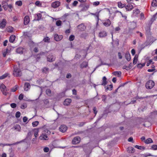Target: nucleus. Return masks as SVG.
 <instances>
[{"label":"nucleus","instance_id":"1","mask_svg":"<svg viewBox=\"0 0 157 157\" xmlns=\"http://www.w3.org/2000/svg\"><path fill=\"white\" fill-rule=\"evenodd\" d=\"M13 74L14 76L17 77H20L22 75V73L20 69L17 67H14Z\"/></svg>","mask_w":157,"mask_h":157},{"label":"nucleus","instance_id":"48","mask_svg":"<svg viewBox=\"0 0 157 157\" xmlns=\"http://www.w3.org/2000/svg\"><path fill=\"white\" fill-rule=\"evenodd\" d=\"M75 39V36L73 35H71L69 38V40L70 41H73Z\"/></svg>","mask_w":157,"mask_h":157},{"label":"nucleus","instance_id":"31","mask_svg":"<svg viewBox=\"0 0 157 157\" xmlns=\"http://www.w3.org/2000/svg\"><path fill=\"white\" fill-rule=\"evenodd\" d=\"M131 29H134L136 26V23L132 22L131 23Z\"/></svg>","mask_w":157,"mask_h":157},{"label":"nucleus","instance_id":"61","mask_svg":"<svg viewBox=\"0 0 157 157\" xmlns=\"http://www.w3.org/2000/svg\"><path fill=\"white\" fill-rule=\"evenodd\" d=\"M48 53V52L47 51H46L45 52H40V55H46V54Z\"/></svg>","mask_w":157,"mask_h":157},{"label":"nucleus","instance_id":"4","mask_svg":"<svg viewBox=\"0 0 157 157\" xmlns=\"http://www.w3.org/2000/svg\"><path fill=\"white\" fill-rule=\"evenodd\" d=\"M56 57L55 56L51 54H50L47 57V61L50 62H53L55 60Z\"/></svg>","mask_w":157,"mask_h":157},{"label":"nucleus","instance_id":"53","mask_svg":"<svg viewBox=\"0 0 157 157\" xmlns=\"http://www.w3.org/2000/svg\"><path fill=\"white\" fill-rule=\"evenodd\" d=\"M93 110L94 111V114H95V116H96V114H97V113H98V111L97 110L96 108L95 107H94L93 109Z\"/></svg>","mask_w":157,"mask_h":157},{"label":"nucleus","instance_id":"40","mask_svg":"<svg viewBox=\"0 0 157 157\" xmlns=\"http://www.w3.org/2000/svg\"><path fill=\"white\" fill-rule=\"evenodd\" d=\"M135 147L139 149H143L144 150L145 149V148L144 146H140L138 145H136L135 146Z\"/></svg>","mask_w":157,"mask_h":157},{"label":"nucleus","instance_id":"38","mask_svg":"<svg viewBox=\"0 0 157 157\" xmlns=\"http://www.w3.org/2000/svg\"><path fill=\"white\" fill-rule=\"evenodd\" d=\"M46 94L48 95L49 96H50L51 95V91L50 89H47V90H46Z\"/></svg>","mask_w":157,"mask_h":157},{"label":"nucleus","instance_id":"34","mask_svg":"<svg viewBox=\"0 0 157 157\" xmlns=\"http://www.w3.org/2000/svg\"><path fill=\"white\" fill-rule=\"evenodd\" d=\"M113 88V86L112 85H108L107 87L105 89L106 90H111Z\"/></svg>","mask_w":157,"mask_h":157},{"label":"nucleus","instance_id":"19","mask_svg":"<svg viewBox=\"0 0 157 157\" xmlns=\"http://www.w3.org/2000/svg\"><path fill=\"white\" fill-rule=\"evenodd\" d=\"M42 72L44 74H47L49 72V69L47 67H44L41 70Z\"/></svg>","mask_w":157,"mask_h":157},{"label":"nucleus","instance_id":"24","mask_svg":"<svg viewBox=\"0 0 157 157\" xmlns=\"http://www.w3.org/2000/svg\"><path fill=\"white\" fill-rule=\"evenodd\" d=\"M15 39V36L14 35H12L10 37L9 41L11 43H13Z\"/></svg>","mask_w":157,"mask_h":157},{"label":"nucleus","instance_id":"55","mask_svg":"<svg viewBox=\"0 0 157 157\" xmlns=\"http://www.w3.org/2000/svg\"><path fill=\"white\" fill-rule=\"evenodd\" d=\"M44 151L45 152H48L49 151V148L48 147H45L44 148Z\"/></svg>","mask_w":157,"mask_h":157},{"label":"nucleus","instance_id":"59","mask_svg":"<svg viewBox=\"0 0 157 157\" xmlns=\"http://www.w3.org/2000/svg\"><path fill=\"white\" fill-rule=\"evenodd\" d=\"M100 2H99L97 1L96 2H94L93 3V5L94 6H97L99 4Z\"/></svg>","mask_w":157,"mask_h":157},{"label":"nucleus","instance_id":"37","mask_svg":"<svg viewBox=\"0 0 157 157\" xmlns=\"http://www.w3.org/2000/svg\"><path fill=\"white\" fill-rule=\"evenodd\" d=\"M13 30V28L11 26H9L8 27L7 30L8 32H12Z\"/></svg>","mask_w":157,"mask_h":157},{"label":"nucleus","instance_id":"58","mask_svg":"<svg viewBox=\"0 0 157 157\" xmlns=\"http://www.w3.org/2000/svg\"><path fill=\"white\" fill-rule=\"evenodd\" d=\"M78 3V2L77 1H74L72 3V5L73 6H76Z\"/></svg>","mask_w":157,"mask_h":157},{"label":"nucleus","instance_id":"47","mask_svg":"<svg viewBox=\"0 0 157 157\" xmlns=\"http://www.w3.org/2000/svg\"><path fill=\"white\" fill-rule=\"evenodd\" d=\"M62 23V21L59 20H58L56 21V24L58 26L61 25Z\"/></svg>","mask_w":157,"mask_h":157},{"label":"nucleus","instance_id":"25","mask_svg":"<svg viewBox=\"0 0 157 157\" xmlns=\"http://www.w3.org/2000/svg\"><path fill=\"white\" fill-rule=\"evenodd\" d=\"M23 49L21 47L18 48L16 50V52L18 53L22 54L23 53Z\"/></svg>","mask_w":157,"mask_h":157},{"label":"nucleus","instance_id":"18","mask_svg":"<svg viewBox=\"0 0 157 157\" xmlns=\"http://www.w3.org/2000/svg\"><path fill=\"white\" fill-rule=\"evenodd\" d=\"M39 131V130L38 128H35L33 130V132L34 133V136L35 137H36L38 136Z\"/></svg>","mask_w":157,"mask_h":157},{"label":"nucleus","instance_id":"11","mask_svg":"<svg viewBox=\"0 0 157 157\" xmlns=\"http://www.w3.org/2000/svg\"><path fill=\"white\" fill-rule=\"evenodd\" d=\"M30 19L29 17L28 16H26L24 19V24L25 25H27L29 22Z\"/></svg>","mask_w":157,"mask_h":157},{"label":"nucleus","instance_id":"26","mask_svg":"<svg viewBox=\"0 0 157 157\" xmlns=\"http://www.w3.org/2000/svg\"><path fill=\"white\" fill-rule=\"evenodd\" d=\"M144 142L146 144H149L153 143V140L151 138H149L144 140Z\"/></svg>","mask_w":157,"mask_h":157},{"label":"nucleus","instance_id":"20","mask_svg":"<svg viewBox=\"0 0 157 157\" xmlns=\"http://www.w3.org/2000/svg\"><path fill=\"white\" fill-rule=\"evenodd\" d=\"M30 85L28 83H25L24 86V89L25 91H28L30 87Z\"/></svg>","mask_w":157,"mask_h":157},{"label":"nucleus","instance_id":"12","mask_svg":"<svg viewBox=\"0 0 157 157\" xmlns=\"http://www.w3.org/2000/svg\"><path fill=\"white\" fill-rule=\"evenodd\" d=\"M133 8V6L130 3H128V4L125 6V8L128 11H130L132 10Z\"/></svg>","mask_w":157,"mask_h":157},{"label":"nucleus","instance_id":"44","mask_svg":"<svg viewBox=\"0 0 157 157\" xmlns=\"http://www.w3.org/2000/svg\"><path fill=\"white\" fill-rule=\"evenodd\" d=\"M91 14L92 15H93L94 16H95L98 19V20L99 19V12H96L95 13H91Z\"/></svg>","mask_w":157,"mask_h":157},{"label":"nucleus","instance_id":"43","mask_svg":"<svg viewBox=\"0 0 157 157\" xmlns=\"http://www.w3.org/2000/svg\"><path fill=\"white\" fill-rule=\"evenodd\" d=\"M43 40L45 42H49L50 38L48 37H46L44 38Z\"/></svg>","mask_w":157,"mask_h":157},{"label":"nucleus","instance_id":"10","mask_svg":"<svg viewBox=\"0 0 157 157\" xmlns=\"http://www.w3.org/2000/svg\"><path fill=\"white\" fill-rule=\"evenodd\" d=\"M78 28L81 31H83L86 29V27L83 24H81L77 26Z\"/></svg>","mask_w":157,"mask_h":157},{"label":"nucleus","instance_id":"56","mask_svg":"<svg viewBox=\"0 0 157 157\" xmlns=\"http://www.w3.org/2000/svg\"><path fill=\"white\" fill-rule=\"evenodd\" d=\"M102 101H105L106 99V97L105 95H103L102 97Z\"/></svg>","mask_w":157,"mask_h":157},{"label":"nucleus","instance_id":"8","mask_svg":"<svg viewBox=\"0 0 157 157\" xmlns=\"http://www.w3.org/2000/svg\"><path fill=\"white\" fill-rule=\"evenodd\" d=\"M67 129V127L65 125H61L59 127V130L62 132H65Z\"/></svg>","mask_w":157,"mask_h":157},{"label":"nucleus","instance_id":"60","mask_svg":"<svg viewBox=\"0 0 157 157\" xmlns=\"http://www.w3.org/2000/svg\"><path fill=\"white\" fill-rule=\"evenodd\" d=\"M23 98V95L22 94H21L19 96V99L20 100H22Z\"/></svg>","mask_w":157,"mask_h":157},{"label":"nucleus","instance_id":"6","mask_svg":"<svg viewBox=\"0 0 157 157\" xmlns=\"http://www.w3.org/2000/svg\"><path fill=\"white\" fill-rule=\"evenodd\" d=\"M6 20L5 19H3L2 21H0V28L2 29L5 28L6 25Z\"/></svg>","mask_w":157,"mask_h":157},{"label":"nucleus","instance_id":"46","mask_svg":"<svg viewBox=\"0 0 157 157\" xmlns=\"http://www.w3.org/2000/svg\"><path fill=\"white\" fill-rule=\"evenodd\" d=\"M27 107V105L25 103H23L22 104L21 106V109H24L26 108Z\"/></svg>","mask_w":157,"mask_h":157},{"label":"nucleus","instance_id":"64","mask_svg":"<svg viewBox=\"0 0 157 157\" xmlns=\"http://www.w3.org/2000/svg\"><path fill=\"white\" fill-rule=\"evenodd\" d=\"M131 53L132 55H134L135 54V49H133L131 50Z\"/></svg>","mask_w":157,"mask_h":157},{"label":"nucleus","instance_id":"36","mask_svg":"<svg viewBox=\"0 0 157 157\" xmlns=\"http://www.w3.org/2000/svg\"><path fill=\"white\" fill-rule=\"evenodd\" d=\"M8 74L7 73H6L4 74L2 76H0V79H3L5 78L8 76Z\"/></svg>","mask_w":157,"mask_h":157},{"label":"nucleus","instance_id":"17","mask_svg":"<svg viewBox=\"0 0 157 157\" xmlns=\"http://www.w3.org/2000/svg\"><path fill=\"white\" fill-rule=\"evenodd\" d=\"M88 66V63L86 61L83 62L80 65V67L81 68H83L87 67Z\"/></svg>","mask_w":157,"mask_h":157},{"label":"nucleus","instance_id":"50","mask_svg":"<svg viewBox=\"0 0 157 157\" xmlns=\"http://www.w3.org/2000/svg\"><path fill=\"white\" fill-rule=\"evenodd\" d=\"M21 113L19 111L17 112L15 114V116L17 118L19 117Z\"/></svg>","mask_w":157,"mask_h":157},{"label":"nucleus","instance_id":"23","mask_svg":"<svg viewBox=\"0 0 157 157\" xmlns=\"http://www.w3.org/2000/svg\"><path fill=\"white\" fill-rule=\"evenodd\" d=\"M128 151L129 153H133L135 152V150L132 147H129L128 148Z\"/></svg>","mask_w":157,"mask_h":157},{"label":"nucleus","instance_id":"3","mask_svg":"<svg viewBox=\"0 0 157 157\" xmlns=\"http://www.w3.org/2000/svg\"><path fill=\"white\" fill-rule=\"evenodd\" d=\"M30 45L31 47H34V48L33 50V51L35 52H37L38 51V48L36 47V46H38V44H36L33 42H30Z\"/></svg>","mask_w":157,"mask_h":157},{"label":"nucleus","instance_id":"14","mask_svg":"<svg viewBox=\"0 0 157 157\" xmlns=\"http://www.w3.org/2000/svg\"><path fill=\"white\" fill-rule=\"evenodd\" d=\"M63 38V36L61 35L59 36L57 34H56L54 36V39L56 41H59Z\"/></svg>","mask_w":157,"mask_h":157},{"label":"nucleus","instance_id":"30","mask_svg":"<svg viewBox=\"0 0 157 157\" xmlns=\"http://www.w3.org/2000/svg\"><path fill=\"white\" fill-rule=\"evenodd\" d=\"M118 6L120 8H123L125 6V4H122L121 2H118Z\"/></svg>","mask_w":157,"mask_h":157},{"label":"nucleus","instance_id":"42","mask_svg":"<svg viewBox=\"0 0 157 157\" xmlns=\"http://www.w3.org/2000/svg\"><path fill=\"white\" fill-rule=\"evenodd\" d=\"M39 124V122L38 121H36L33 122L32 123V124L33 127H36Z\"/></svg>","mask_w":157,"mask_h":157},{"label":"nucleus","instance_id":"32","mask_svg":"<svg viewBox=\"0 0 157 157\" xmlns=\"http://www.w3.org/2000/svg\"><path fill=\"white\" fill-rule=\"evenodd\" d=\"M151 5L153 6H157V0H153L151 3Z\"/></svg>","mask_w":157,"mask_h":157},{"label":"nucleus","instance_id":"54","mask_svg":"<svg viewBox=\"0 0 157 157\" xmlns=\"http://www.w3.org/2000/svg\"><path fill=\"white\" fill-rule=\"evenodd\" d=\"M8 6L9 5L7 4L6 5H4V6H3L2 7L4 8L5 10H7L8 8Z\"/></svg>","mask_w":157,"mask_h":157},{"label":"nucleus","instance_id":"16","mask_svg":"<svg viewBox=\"0 0 157 157\" xmlns=\"http://www.w3.org/2000/svg\"><path fill=\"white\" fill-rule=\"evenodd\" d=\"M125 57L128 61H129L131 60V56L128 52H127L126 53L125 55Z\"/></svg>","mask_w":157,"mask_h":157},{"label":"nucleus","instance_id":"9","mask_svg":"<svg viewBox=\"0 0 157 157\" xmlns=\"http://www.w3.org/2000/svg\"><path fill=\"white\" fill-rule=\"evenodd\" d=\"M107 35V33L104 31H103L100 32L99 33V36L100 37H104L106 36Z\"/></svg>","mask_w":157,"mask_h":157},{"label":"nucleus","instance_id":"13","mask_svg":"<svg viewBox=\"0 0 157 157\" xmlns=\"http://www.w3.org/2000/svg\"><path fill=\"white\" fill-rule=\"evenodd\" d=\"M71 102V99L67 98L65 99L63 102L64 105H69Z\"/></svg>","mask_w":157,"mask_h":157},{"label":"nucleus","instance_id":"35","mask_svg":"<svg viewBox=\"0 0 157 157\" xmlns=\"http://www.w3.org/2000/svg\"><path fill=\"white\" fill-rule=\"evenodd\" d=\"M8 90H9V89H6V90H2V94L4 95L5 96H6L9 93L8 92H7Z\"/></svg>","mask_w":157,"mask_h":157},{"label":"nucleus","instance_id":"63","mask_svg":"<svg viewBox=\"0 0 157 157\" xmlns=\"http://www.w3.org/2000/svg\"><path fill=\"white\" fill-rule=\"evenodd\" d=\"M28 118L26 117H24L23 118V121L24 122H26L27 121Z\"/></svg>","mask_w":157,"mask_h":157},{"label":"nucleus","instance_id":"28","mask_svg":"<svg viewBox=\"0 0 157 157\" xmlns=\"http://www.w3.org/2000/svg\"><path fill=\"white\" fill-rule=\"evenodd\" d=\"M9 50L8 49L4 50L2 52L3 55L4 57H5L7 54L9 53Z\"/></svg>","mask_w":157,"mask_h":157},{"label":"nucleus","instance_id":"22","mask_svg":"<svg viewBox=\"0 0 157 157\" xmlns=\"http://www.w3.org/2000/svg\"><path fill=\"white\" fill-rule=\"evenodd\" d=\"M13 128L14 129L16 130L18 132H20L21 131V127L18 124H16L13 127Z\"/></svg>","mask_w":157,"mask_h":157},{"label":"nucleus","instance_id":"45","mask_svg":"<svg viewBox=\"0 0 157 157\" xmlns=\"http://www.w3.org/2000/svg\"><path fill=\"white\" fill-rule=\"evenodd\" d=\"M9 1V0H4L2 2V5L3 6H4V5H6L8 4V2Z\"/></svg>","mask_w":157,"mask_h":157},{"label":"nucleus","instance_id":"7","mask_svg":"<svg viewBox=\"0 0 157 157\" xmlns=\"http://www.w3.org/2000/svg\"><path fill=\"white\" fill-rule=\"evenodd\" d=\"M60 3L59 1H55L52 4V6L54 8L58 7L60 5Z\"/></svg>","mask_w":157,"mask_h":157},{"label":"nucleus","instance_id":"33","mask_svg":"<svg viewBox=\"0 0 157 157\" xmlns=\"http://www.w3.org/2000/svg\"><path fill=\"white\" fill-rule=\"evenodd\" d=\"M18 88V86L17 85H16L14 87L11 89V91L13 92H15L17 89Z\"/></svg>","mask_w":157,"mask_h":157},{"label":"nucleus","instance_id":"27","mask_svg":"<svg viewBox=\"0 0 157 157\" xmlns=\"http://www.w3.org/2000/svg\"><path fill=\"white\" fill-rule=\"evenodd\" d=\"M106 78L104 76L102 78V82L101 84V85L105 86L107 84Z\"/></svg>","mask_w":157,"mask_h":157},{"label":"nucleus","instance_id":"51","mask_svg":"<svg viewBox=\"0 0 157 157\" xmlns=\"http://www.w3.org/2000/svg\"><path fill=\"white\" fill-rule=\"evenodd\" d=\"M87 34L86 33H82L80 35V36L82 38H85L87 36Z\"/></svg>","mask_w":157,"mask_h":157},{"label":"nucleus","instance_id":"57","mask_svg":"<svg viewBox=\"0 0 157 157\" xmlns=\"http://www.w3.org/2000/svg\"><path fill=\"white\" fill-rule=\"evenodd\" d=\"M10 106L12 108H15L16 107V104L15 103H12L10 104Z\"/></svg>","mask_w":157,"mask_h":157},{"label":"nucleus","instance_id":"62","mask_svg":"<svg viewBox=\"0 0 157 157\" xmlns=\"http://www.w3.org/2000/svg\"><path fill=\"white\" fill-rule=\"evenodd\" d=\"M136 33H139V36H140V37H143V34L141 33L139 31H137L136 32Z\"/></svg>","mask_w":157,"mask_h":157},{"label":"nucleus","instance_id":"15","mask_svg":"<svg viewBox=\"0 0 157 157\" xmlns=\"http://www.w3.org/2000/svg\"><path fill=\"white\" fill-rule=\"evenodd\" d=\"M111 22L109 19H107L103 23V24L105 26L108 27L111 25Z\"/></svg>","mask_w":157,"mask_h":157},{"label":"nucleus","instance_id":"29","mask_svg":"<svg viewBox=\"0 0 157 157\" xmlns=\"http://www.w3.org/2000/svg\"><path fill=\"white\" fill-rule=\"evenodd\" d=\"M138 58V56L137 55H136L133 60V64H136L137 62V60Z\"/></svg>","mask_w":157,"mask_h":157},{"label":"nucleus","instance_id":"49","mask_svg":"<svg viewBox=\"0 0 157 157\" xmlns=\"http://www.w3.org/2000/svg\"><path fill=\"white\" fill-rule=\"evenodd\" d=\"M48 139V137L46 135H44L41 140H47Z\"/></svg>","mask_w":157,"mask_h":157},{"label":"nucleus","instance_id":"39","mask_svg":"<svg viewBox=\"0 0 157 157\" xmlns=\"http://www.w3.org/2000/svg\"><path fill=\"white\" fill-rule=\"evenodd\" d=\"M0 88H1V91H2V90H6V89H7L6 88V86L3 84H2L1 85V86H0Z\"/></svg>","mask_w":157,"mask_h":157},{"label":"nucleus","instance_id":"5","mask_svg":"<svg viewBox=\"0 0 157 157\" xmlns=\"http://www.w3.org/2000/svg\"><path fill=\"white\" fill-rule=\"evenodd\" d=\"M80 141V138L78 136H76L72 140V143L75 144H78Z\"/></svg>","mask_w":157,"mask_h":157},{"label":"nucleus","instance_id":"21","mask_svg":"<svg viewBox=\"0 0 157 157\" xmlns=\"http://www.w3.org/2000/svg\"><path fill=\"white\" fill-rule=\"evenodd\" d=\"M112 74L114 75L117 76L118 77H120L121 76V72L120 71H115L113 72Z\"/></svg>","mask_w":157,"mask_h":157},{"label":"nucleus","instance_id":"52","mask_svg":"<svg viewBox=\"0 0 157 157\" xmlns=\"http://www.w3.org/2000/svg\"><path fill=\"white\" fill-rule=\"evenodd\" d=\"M151 148L154 150H157V145H154L151 146Z\"/></svg>","mask_w":157,"mask_h":157},{"label":"nucleus","instance_id":"41","mask_svg":"<svg viewBox=\"0 0 157 157\" xmlns=\"http://www.w3.org/2000/svg\"><path fill=\"white\" fill-rule=\"evenodd\" d=\"M16 5L19 6H21L22 5V2L21 1H19L15 2Z\"/></svg>","mask_w":157,"mask_h":157},{"label":"nucleus","instance_id":"2","mask_svg":"<svg viewBox=\"0 0 157 157\" xmlns=\"http://www.w3.org/2000/svg\"><path fill=\"white\" fill-rule=\"evenodd\" d=\"M155 85V83L152 80H150L148 81L146 84L145 86L148 89L152 88Z\"/></svg>","mask_w":157,"mask_h":157}]
</instances>
